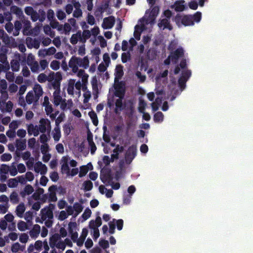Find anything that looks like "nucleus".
<instances>
[{
  "label": "nucleus",
  "instance_id": "obj_1",
  "mask_svg": "<svg viewBox=\"0 0 253 253\" xmlns=\"http://www.w3.org/2000/svg\"><path fill=\"white\" fill-rule=\"evenodd\" d=\"M69 67L71 69L73 74L76 75L82 79V84L84 85L87 83L88 75L87 74L84 69L89 67V60L87 56L83 58L73 56L68 63Z\"/></svg>",
  "mask_w": 253,
  "mask_h": 253
},
{
  "label": "nucleus",
  "instance_id": "obj_2",
  "mask_svg": "<svg viewBox=\"0 0 253 253\" xmlns=\"http://www.w3.org/2000/svg\"><path fill=\"white\" fill-rule=\"evenodd\" d=\"M180 72H181V76L178 79V85L182 91L184 89L186 83L191 75V71L187 69L185 59L182 60L179 65H178L174 69V74H178Z\"/></svg>",
  "mask_w": 253,
  "mask_h": 253
},
{
  "label": "nucleus",
  "instance_id": "obj_3",
  "mask_svg": "<svg viewBox=\"0 0 253 253\" xmlns=\"http://www.w3.org/2000/svg\"><path fill=\"white\" fill-rule=\"evenodd\" d=\"M83 207L79 203H75L73 206L67 205L66 211H61L59 214L58 219L63 221L68 218L69 215L76 217L83 211Z\"/></svg>",
  "mask_w": 253,
  "mask_h": 253
},
{
  "label": "nucleus",
  "instance_id": "obj_4",
  "mask_svg": "<svg viewBox=\"0 0 253 253\" xmlns=\"http://www.w3.org/2000/svg\"><path fill=\"white\" fill-rule=\"evenodd\" d=\"M55 208L54 204H50L41 211V222H44L47 227L52 226L53 222V211Z\"/></svg>",
  "mask_w": 253,
  "mask_h": 253
},
{
  "label": "nucleus",
  "instance_id": "obj_5",
  "mask_svg": "<svg viewBox=\"0 0 253 253\" xmlns=\"http://www.w3.org/2000/svg\"><path fill=\"white\" fill-rule=\"evenodd\" d=\"M24 11L27 15L30 16L33 22H36L39 20L40 22H42L45 19V12L42 9H40L37 12L32 7L27 6L25 8Z\"/></svg>",
  "mask_w": 253,
  "mask_h": 253
},
{
  "label": "nucleus",
  "instance_id": "obj_6",
  "mask_svg": "<svg viewBox=\"0 0 253 253\" xmlns=\"http://www.w3.org/2000/svg\"><path fill=\"white\" fill-rule=\"evenodd\" d=\"M171 16V12L169 10H165L158 24L159 27L162 30L168 29L171 30L172 26L170 23V19Z\"/></svg>",
  "mask_w": 253,
  "mask_h": 253
},
{
  "label": "nucleus",
  "instance_id": "obj_7",
  "mask_svg": "<svg viewBox=\"0 0 253 253\" xmlns=\"http://www.w3.org/2000/svg\"><path fill=\"white\" fill-rule=\"evenodd\" d=\"M22 65H25L26 56L16 53L14 55L13 59L10 62V66L13 72H17L20 69V64Z\"/></svg>",
  "mask_w": 253,
  "mask_h": 253
},
{
  "label": "nucleus",
  "instance_id": "obj_8",
  "mask_svg": "<svg viewBox=\"0 0 253 253\" xmlns=\"http://www.w3.org/2000/svg\"><path fill=\"white\" fill-rule=\"evenodd\" d=\"M47 81L50 83L53 89H57L60 88V82L62 80L61 74L59 72H50L48 76L46 75Z\"/></svg>",
  "mask_w": 253,
  "mask_h": 253
},
{
  "label": "nucleus",
  "instance_id": "obj_9",
  "mask_svg": "<svg viewBox=\"0 0 253 253\" xmlns=\"http://www.w3.org/2000/svg\"><path fill=\"white\" fill-rule=\"evenodd\" d=\"M26 62L30 67L31 71L34 73L40 72V66L39 62L36 60L35 56L32 53L28 54Z\"/></svg>",
  "mask_w": 253,
  "mask_h": 253
},
{
  "label": "nucleus",
  "instance_id": "obj_10",
  "mask_svg": "<svg viewBox=\"0 0 253 253\" xmlns=\"http://www.w3.org/2000/svg\"><path fill=\"white\" fill-rule=\"evenodd\" d=\"M184 50L182 48H178L173 52H171L168 58L165 60V63L169 65L170 60L174 64L177 63L178 59L183 56Z\"/></svg>",
  "mask_w": 253,
  "mask_h": 253
},
{
  "label": "nucleus",
  "instance_id": "obj_11",
  "mask_svg": "<svg viewBox=\"0 0 253 253\" xmlns=\"http://www.w3.org/2000/svg\"><path fill=\"white\" fill-rule=\"evenodd\" d=\"M175 22L179 27L182 25L185 26H188L194 24L192 15L176 16L175 18Z\"/></svg>",
  "mask_w": 253,
  "mask_h": 253
},
{
  "label": "nucleus",
  "instance_id": "obj_12",
  "mask_svg": "<svg viewBox=\"0 0 253 253\" xmlns=\"http://www.w3.org/2000/svg\"><path fill=\"white\" fill-rule=\"evenodd\" d=\"M159 9L158 6H154L152 8L150 15L147 17V12L145 16L142 19V20L145 22L146 24L150 25L151 26L154 24L155 17L159 13Z\"/></svg>",
  "mask_w": 253,
  "mask_h": 253
},
{
  "label": "nucleus",
  "instance_id": "obj_13",
  "mask_svg": "<svg viewBox=\"0 0 253 253\" xmlns=\"http://www.w3.org/2000/svg\"><path fill=\"white\" fill-rule=\"evenodd\" d=\"M136 147L134 145L130 146L125 154V162L127 165H129L136 155Z\"/></svg>",
  "mask_w": 253,
  "mask_h": 253
},
{
  "label": "nucleus",
  "instance_id": "obj_14",
  "mask_svg": "<svg viewBox=\"0 0 253 253\" xmlns=\"http://www.w3.org/2000/svg\"><path fill=\"white\" fill-rule=\"evenodd\" d=\"M69 226V232L71 235V238L73 241L77 244L78 241H79V238L78 237V233L77 232L78 227L76 222H70L68 225Z\"/></svg>",
  "mask_w": 253,
  "mask_h": 253
},
{
  "label": "nucleus",
  "instance_id": "obj_15",
  "mask_svg": "<svg viewBox=\"0 0 253 253\" xmlns=\"http://www.w3.org/2000/svg\"><path fill=\"white\" fill-rule=\"evenodd\" d=\"M50 121L46 118H42L40 120L39 129L40 131L44 133L46 131L50 132L51 130Z\"/></svg>",
  "mask_w": 253,
  "mask_h": 253
},
{
  "label": "nucleus",
  "instance_id": "obj_16",
  "mask_svg": "<svg viewBox=\"0 0 253 253\" xmlns=\"http://www.w3.org/2000/svg\"><path fill=\"white\" fill-rule=\"evenodd\" d=\"M100 179L103 183H110L112 176L111 174V170L107 168L103 167L100 171Z\"/></svg>",
  "mask_w": 253,
  "mask_h": 253
},
{
  "label": "nucleus",
  "instance_id": "obj_17",
  "mask_svg": "<svg viewBox=\"0 0 253 253\" xmlns=\"http://www.w3.org/2000/svg\"><path fill=\"white\" fill-rule=\"evenodd\" d=\"M139 22L140 24L135 26V30L134 32V36L137 40H140L141 32L146 29L147 28V25H148L142 20H140Z\"/></svg>",
  "mask_w": 253,
  "mask_h": 253
},
{
  "label": "nucleus",
  "instance_id": "obj_18",
  "mask_svg": "<svg viewBox=\"0 0 253 253\" xmlns=\"http://www.w3.org/2000/svg\"><path fill=\"white\" fill-rule=\"evenodd\" d=\"M40 43L41 40L39 39L27 37L26 39V44L30 49L33 48L38 49L40 47Z\"/></svg>",
  "mask_w": 253,
  "mask_h": 253
},
{
  "label": "nucleus",
  "instance_id": "obj_19",
  "mask_svg": "<svg viewBox=\"0 0 253 253\" xmlns=\"http://www.w3.org/2000/svg\"><path fill=\"white\" fill-rule=\"evenodd\" d=\"M91 84L92 86V94L93 95L94 99H96L98 97L99 89L100 88V84L97 81L96 77H94L92 78Z\"/></svg>",
  "mask_w": 253,
  "mask_h": 253
},
{
  "label": "nucleus",
  "instance_id": "obj_20",
  "mask_svg": "<svg viewBox=\"0 0 253 253\" xmlns=\"http://www.w3.org/2000/svg\"><path fill=\"white\" fill-rule=\"evenodd\" d=\"M34 170L35 172L40 173L41 175H44L47 171V168L45 165L41 162H38L34 165Z\"/></svg>",
  "mask_w": 253,
  "mask_h": 253
},
{
  "label": "nucleus",
  "instance_id": "obj_21",
  "mask_svg": "<svg viewBox=\"0 0 253 253\" xmlns=\"http://www.w3.org/2000/svg\"><path fill=\"white\" fill-rule=\"evenodd\" d=\"M26 102L28 104H33L34 105H37L38 103L39 100L34 95L33 91H29L25 97Z\"/></svg>",
  "mask_w": 253,
  "mask_h": 253
},
{
  "label": "nucleus",
  "instance_id": "obj_22",
  "mask_svg": "<svg viewBox=\"0 0 253 253\" xmlns=\"http://www.w3.org/2000/svg\"><path fill=\"white\" fill-rule=\"evenodd\" d=\"M114 23L115 18L114 17H106L103 20L102 27L104 29H111L113 27Z\"/></svg>",
  "mask_w": 253,
  "mask_h": 253
},
{
  "label": "nucleus",
  "instance_id": "obj_23",
  "mask_svg": "<svg viewBox=\"0 0 253 253\" xmlns=\"http://www.w3.org/2000/svg\"><path fill=\"white\" fill-rule=\"evenodd\" d=\"M54 92L53 93V104L55 106H57L61 103L62 100L63 99L60 95V88L57 89H54Z\"/></svg>",
  "mask_w": 253,
  "mask_h": 253
},
{
  "label": "nucleus",
  "instance_id": "obj_24",
  "mask_svg": "<svg viewBox=\"0 0 253 253\" xmlns=\"http://www.w3.org/2000/svg\"><path fill=\"white\" fill-rule=\"evenodd\" d=\"M168 75V70H165L162 73L160 74L156 78V83L157 84H165L167 81V76Z\"/></svg>",
  "mask_w": 253,
  "mask_h": 253
},
{
  "label": "nucleus",
  "instance_id": "obj_25",
  "mask_svg": "<svg viewBox=\"0 0 253 253\" xmlns=\"http://www.w3.org/2000/svg\"><path fill=\"white\" fill-rule=\"evenodd\" d=\"M2 42L8 46L14 47L16 46L15 39L12 37H9L6 34H4L1 38Z\"/></svg>",
  "mask_w": 253,
  "mask_h": 253
},
{
  "label": "nucleus",
  "instance_id": "obj_26",
  "mask_svg": "<svg viewBox=\"0 0 253 253\" xmlns=\"http://www.w3.org/2000/svg\"><path fill=\"white\" fill-rule=\"evenodd\" d=\"M102 224L101 218L100 216H98L95 220H91L89 222V227L91 230L98 229V227Z\"/></svg>",
  "mask_w": 253,
  "mask_h": 253
},
{
  "label": "nucleus",
  "instance_id": "obj_27",
  "mask_svg": "<svg viewBox=\"0 0 253 253\" xmlns=\"http://www.w3.org/2000/svg\"><path fill=\"white\" fill-rule=\"evenodd\" d=\"M28 133L29 135L33 134L35 136H37L39 134V126H34L31 124L27 126Z\"/></svg>",
  "mask_w": 253,
  "mask_h": 253
},
{
  "label": "nucleus",
  "instance_id": "obj_28",
  "mask_svg": "<svg viewBox=\"0 0 253 253\" xmlns=\"http://www.w3.org/2000/svg\"><path fill=\"white\" fill-rule=\"evenodd\" d=\"M32 225L27 221L25 222L23 220H19L17 223V228L19 231L23 232L30 229V227Z\"/></svg>",
  "mask_w": 253,
  "mask_h": 253
},
{
  "label": "nucleus",
  "instance_id": "obj_29",
  "mask_svg": "<svg viewBox=\"0 0 253 253\" xmlns=\"http://www.w3.org/2000/svg\"><path fill=\"white\" fill-rule=\"evenodd\" d=\"M33 92L34 95L39 100L40 97L42 95L43 91L42 88L39 84H36L33 88Z\"/></svg>",
  "mask_w": 253,
  "mask_h": 253
},
{
  "label": "nucleus",
  "instance_id": "obj_30",
  "mask_svg": "<svg viewBox=\"0 0 253 253\" xmlns=\"http://www.w3.org/2000/svg\"><path fill=\"white\" fill-rule=\"evenodd\" d=\"M25 210L26 208L24 204L23 203H20L16 207L15 212L18 217L22 218L23 217Z\"/></svg>",
  "mask_w": 253,
  "mask_h": 253
},
{
  "label": "nucleus",
  "instance_id": "obj_31",
  "mask_svg": "<svg viewBox=\"0 0 253 253\" xmlns=\"http://www.w3.org/2000/svg\"><path fill=\"white\" fill-rule=\"evenodd\" d=\"M81 31H78L76 34L72 35L70 42L72 44L75 45L78 42H81Z\"/></svg>",
  "mask_w": 253,
  "mask_h": 253
},
{
  "label": "nucleus",
  "instance_id": "obj_32",
  "mask_svg": "<svg viewBox=\"0 0 253 253\" xmlns=\"http://www.w3.org/2000/svg\"><path fill=\"white\" fill-rule=\"evenodd\" d=\"M51 134L52 135L54 141L55 142H58L61 137L60 127L55 126L52 131Z\"/></svg>",
  "mask_w": 253,
  "mask_h": 253
},
{
  "label": "nucleus",
  "instance_id": "obj_33",
  "mask_svg": "<svg viewBox=\"0 0 253 253\" xmlns=\"http://www.w3.org/2000/svg\"><path fill=\"white\" fill-rule=\"evenodd\" d=\"M40 231V226L38 224H35L29 232L30 236L32 238H36L39 236Z\"/></svg>",
  "mask_w": 253,
  "mask_h": 253
},
{
  "label": "nucleus",
  "instance_id": "obj_34",
  "mask_svg": "<svg viewBox=\"0 0 253 253\" xmlns=\"http://www.w3.org/2000/svg\"><path fill=\"white\" fill-rule=\"evenodd\" d=\"M185 1L184 0L176 1L173 5L171 6V8H174L176 11H182L185 8V5L184 4Z\"/></svg>",
  "mask_w": 253,
  "mask_h": 253
},
{
  "label": "nucleus",
  "instance_id": "obj_35",
  "mask_svg": "<svg viewBox=\"0 0 253 253\" xmlns=\"http://www.w3.org/2000/svg\"><path fill=\"white\" fill-rule=\"evenodd\" d=\"M88 230L86 228H84L82 230V232L80 237H79V241L77 243V246L81 247L83 245L84 240L87 236Z\"/></svg>",
  "mask_w": 253,
  "mask_h": 253
},
{
  "label": "nucleus",
  "instance_id": "obj_36",
  "mask_svg": "<svg viewBox=\"0 0 253 253\" xmlns=\"http://www.w3.org/2000/svg\"><path fill=\"white\" fill-rule=\"evenodd\" d=\"M34 190L33 187L29 184L26 185L24 188L23 190L21 192L20 195L22 197H25L26 195L31 194Z\"/></svg>",
  "mask_w": 253,
  "mask_h": 253
},
{
  "label": "nucleus",
  "instance_id": "obj_37",
  "mask_svg": "<svg viewBox=\"0 0 253 253\" xmlns=\"http://www.w3.org/2000/svg\"><path fill=\"white\" fill-rule=\"evenodd\" d=\"M56 187L55 185H52L49 187L48 190L50 192L49 194V201L55 202L57 201V198L55 192Z\"/></svg>",
  "mask_w": 253,
  "mask_h": 253
},
{
  "label": "nucleus",
  "instance_id": "obj_38",
  "mask_svg": "<svg viewBox=\"0 0 253 253\" xmlns=\"http://www.w3.org/2000/svg\"><path fill=\"white\" fill-rule=\"evenodd\" d=\"M7 49L6 48L3 47L1 48V52L0 53V62L1 63L9 64L7 61Z\"/></svg>",
  "mask_w": 253,
  "mask_h": 253
},
{
  "label": "nucleus",
  "instance_id": "obj_39",
  "mask_svg": "<svg viewBox=\"0 0 253 253\" xmlns=\"http://www.w3.org/2000/svg\"><path fill=\"white\" fill-rule=\"evenodd\" d=\"M115 95L118 97H124L125 89L123 86L120 84H116L115 86Z\"/></svg>",
  "mask_w": 253,
  "mask_h": 253
},
{
  "label": "nucleus",
  "instance_id": "obj_40",
  "mask_svg": "<svg viewBox=\"0 0 253 253\" xmlns=\"http://www.w3.org/2000/svg\"><path fill=\"white\" fill-rule=\"evenodd\" d=\"M124 147L117 145L116 147L113 150V154L112 156V161H114L115 159H118L119 158V154L123 152L124 151Z\"/></svg>",
  "mask_w": 253,
  "mask_h": 253
},
{
  "label": "nucleus",
  "instance_id": "obj_41",
  "mask_svg": "<svg viewBox=\"0 0 253 253\" xmlns=\"http://www.w3.org/2000/svg\"><path fill=\"white\" fill-rule=\"evenodd\" d=\"M17 149L19 151H23L26 148V139H17L15 143Z\"/></svg>",
  "mask_w": 253,
  "mask_h": 253
},
{
  "label": "nucleus",
  "instance_id": "obj_42",
  "mask_svg": "<svg viewBox=\"0 0 253 253\" xmlns=\"http://www.w3.org/2000/svg\"><path fill=\"white\" fill-rule=\"evenodd\" d=\"M91 36L90 31L88 30H84L81 32V43H85L87 41V40L89 39Z\"/></svg>",
  "mask_w": 253,
  "mask_h": 253
},
{
  "label": "nucleus",
  "instance_id": "obj_43",
  "mask_svg": "<svg viewBox=\"0 0 253 253\" xmlns=\"http://www.w3.org/2000/svg\"><path fill=\"white\" fill-rule=\"evenodd\" d=\"M75 82V80L73 79H70L68 82L67 87V91L69 95H74V94Z\"/></svg>",
  "mask_w": 253,
  "mask_h": 253
},
{
  "label": "nucleus",
  "instance_id": "obj_44",
  "mask_svg": "<svg viewBox=\"0 0 253 253\" xmlns=\"http://www.w3.org/2000/svg\"><path fill=\"white\" fill-rule=\"evenodd\" d=\"M43 31L44 33L50 36L51 38H53L55 36V32L51 30L50 25H46L43 26Z\"/></svg>",
  "mask_w": 253,
  "mask_h": 253
},
{
  "label": "nucleus",
  "instance_id": "obj_45",
  "mask_svg": "<svg viewBox=\"0 0 253 253\" xmlns=\"http://www.w3.org/2000/svg\"><path fill=\"white\" fill-rule=\"evenodd\" d=\"M7 184L9 188H16L18 185V181L16 177L10 178L7 180Z\"/></svg>",
  "mask_w": 253,
  "mask_h": 253
},
{
  "label": "nucleus",
  "instance_id": "obj_46",
  "mask_svg": "<svg viewBox=\"0 0 253 253\" xmlns=\"http://www.w3.org/2000/svg\"><path fill=\"white\" fill-rule=\"evenodd\" d=\"M10 11L19 17H20L23 14L21 9L16 6H12L10 8Z\"/></svg>",
  "mask_w": 253,
  "mask_h": 253
},
{
  "label": "nucleus",
  "instance_id": "obj_47",
  "mask_svg": "<svg viewBox=\"0 0 253 253\" xmlns=\"http://www.w3.org/2000/svg\"><path fill=\"white\" fill-rule=\"evenodd\" d=\"M77 51L79 56H84L86 53L85 43L79 45L77 48Z\"/></svg>",
  "mask_w": 253,
  "mask_h": 253
},
{
  "label": "nucleus",
  "instance_id": "obj_48",
  "mask_svg": "<svg viewBox=\"0 0 253 253\" xmlns=\"http://www.w3.org/2000/svg\"><path fill=\"white\" fill-rule=\"evenodd\" d=\"M9 173L10 175L14 176L17 174L18 171L15 163H12L11 165L9 166Z\"/></svg>",
  "mask_w": 253,
  "mask_h": 253
},
{
  "label": "nucleus",
  "instance_id": "obj_49",
  "mask_svg": "<svg viewBox=\"0 0 253 253\" xmlns=\"http://www.w3.org/2000/svg\"><path fill=\"white\" fill-rule=\"evenodd\" d=\"M83 90L84 92L83 95L84 97V102L86 103L91 97V92L86 87H83Z\"/></svg>",
  "mask_w": 253,
  "mask_h": 253
},
{
  "label": "nucleus",
  "instance_id": "obj_50",
  "mask_svg": "<svg viewBox=\"0 0 253 253\" xmlns=\"http://www.w3.org/2000/svg\"><path fill=\"white\" fill-rule=\"evenodd\" d=\"M23 217L27 222L32 224V220L33 218V213L32 211H28L26 212Z\"/></svg>",
  "mask_w": 253,
  "mask_h": 253
},
{
  "label": "nucleus",
  "instance_id": "obj_51",
  "mask_svg": "<svg viewBox=\"0 0 253 253\" xmlns=\"http://www.w3.org/2000/svg\"><path fill=\"white\" fill-rule=\"evenodd\" d=\"M88 115L91 119L93 125L97 126L98 124V121L96 114L94 111H90L88 113Z\"/></svg>",
  "mask_w": 253,
  "mask_h": 253
},
{
  "label": "nucleus",
  "instance_id": "obj_52",
  "mask_svg": "<svg viewBox=\"0 0 253 253\" xmlns=\"http://www.w3.org/2000/svg\"><path fill=\"white\" fill-rule=\"evenodd\" d=\"M10 201L12 204H17L19 202V197L17 193L15 191L12 192L10 195Z\"/></svg>",
  "mask_w": 253,
  "mask_h": 253
},
{
  "label": "nucleus",
  "instance_id": "obj_53",
  "mask_svg": "<svg viewBox=\"0 0 253 253\" xmlns=\"http://www.w3.org/2000/svg\"><path fill=\"white\" fill-rule=\"evenodd\" d=\"M65 118V115L64 113H61L59 114L58 117L55 120V127H60V124L64 121Z\"/></svg>",
  "mask_w": 253,
  "mask_h": 253
},
{
  "label": "nucleus",
  "instance_id": "obj_54",
  "mask_svg": "<svg viewBox=\"0 0 253 253\" xmlns=\"http://www.w3.org/2000/svg\"><path fill=\"white\" fill-rule=\"evenodd\" d=\"M22 252L23 249L19 243H15L11 246V251L12 253H19V251Z\"/></svg>",
  "mask_w": 253,
  "mask_h": 253
},
{
  "label": "nucleus",
  "instance_id": "obj_55",
  "mask_svg": "<svg viewBox=\"0 0 253 253\" xmlns=\"http://www.w3.org/2000/svg\"><path fill=\"white\" fill-rule=\"evenodd\" d=\"M116 76L118 78H121L124 72L123 70V66L121 65H117L115 69Z\"/></svg>",
  "mask_w": 253,
  "mask_h": 253
},
{
  "label": "nucleus",
  "instance_id": "obj_56",
  "mask_svg": "<svg viewBox=\"0 0 253 253\" xmlns=\"http://www.w3.org/2000/svg\"><path fill=\"white\" fill-rule=\"evenodd\" d=\"M39 64L40 66V72L44 70L48 65V62L46 59L41 60Z\"/></svg>",
  "mask_w": 253,
  "mask_h": 253
},
{
  "label": "nucleus",
  "instance_id": "obj_57",
  "mask_svg": "<svg viewBox=\"0 0 253 253\" xmlns=\"http://www.w3.org/2000/svg\"><path fill=\"white\" fill-rule=\"evenodd\" d=\"M164 119V115L161 112H158L154 116V120L155 122H162Z\"/></svg>",
  "mask_w": 253,
  "mask_h": 253
},
{
  "label": "nucleus",
  "instance_id": "obj_58",
  "mask_svg": "<svg viewBox=\"0 0 253 253\" xmlns=\"http://www.w3.org/2000/svg\"><path fill=\"white\" fill-rule=\"evenodd\" d=\"M122 61L123 63H126L130 60V54L129 52H124L122 54Z\"/></svg>",
  "mask_w": 253,
  "mask_h": 253
},
{
  "label": "nucleus",
  "instance_id": "obj_59",
  "mask_svg": "<svg viewBox=\"0 0 253 253\" xmlns=\"http://www.w3.org/2000/svg\"><path fill=\"white\" fill-rule=\"evenodd\" d=\"M83 186L85 191H89L92 189L93 187V184L90 180H87L84 182Z\"/></svg>",
  "mask_w": 253,
  "mask_h": 253
},
{
  "label": "nucleus",
  "instance_id": "obj_60",
  "mask_svg": "<svg viewBox=\"0 0 253 253\" xmlns=\"http://www.w3.org/2000/svg\"><path fill=\"white\" fill-rule=\"evenodd\" d=\"M7 90V83L6 81L2 79L0 80V92Z\"/></svg>",
  "mask_w": 253,
  "mask_h": 253
},
{
  "label": "nucleus",
  "instance_id": "obj_61",
  "mask_svg": "<svg viewBox=\"0 0 253 253\" xmlns=\"http://www.w3.org/2000/svg\"><path fill=\"white\" fill-rule=\"evenodd\" d=\"M114 161H112V156L111 158L108 156H104L102 159V164L104 165V167L108 166L110 162H113Z\"/></svg>",
  "mask_w": 253,
  "mask_h": 253
},
{
  "label": "nucleus",
  "instance_id": "obj_62",
  "mask_svg": "<svg viewBox=\"0 0 253 253\" xmlns=\"http://www.w3.org/2000/svg\"><path fill=\"white\" fill-rule=\"evenodd\" d=\"M68 22L70 25L72 27L73 30H76L78 26L76 20L74 18H71L68 20Z\"/></svg>",
  "mask_w": 253,
  "mask_h": 253
},
{
  "label": "nucleus",
  "instance_id": "obj_63",
  "mask_svg": "<svg viewBox=\"0 0 253 253\" xmlns=\"http://www.w3.org/2000/svg\"><path fill=\"white\" fill-rule=\"evenodd\" d=\"M60 63L57 60H53L50 64V68L54 70H57L59 69Z\"/></svg>",
  "mask_w": 253,
  "mask_h": 253
},
{
  "label": "nucleus",
  "instance_id": "obj_64",
  "mask_svg": "<svg viewBox=\"0 0 253 253\" xmlns=\"http://www.w3.org/2000/svg\"><path fill=\"white\" fill-rule=\"evenodd\" d=\"M56 16L59 20L61 21L66 18V15L63 10L59 9L56 12Z\"/></svg>",
  "mask_w": 253,
  "mask_h": 253
}]
</instances>
